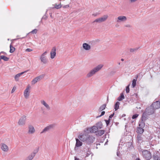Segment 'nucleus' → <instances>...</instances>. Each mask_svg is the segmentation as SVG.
<instances>
[{
    "label": "nucleus",
    "instance_id": "2",
    "mask_svg": "<svg viewBox=\"0 0 160 160\" xmlns=\"http://www.w3.org/2000/svg\"><path fill=\"white\" fill-rule=\"evenodd\" d=\"M143 157L147 160H149L151 158V154L150 152L147 150H144L142 152Z\"/></svg>",
    "mask_w": 160,
    "mask_h": 160
},
{
    "label": "nucleus",
    "instance_id": "55",
    "mask_svg": "<svg viewBox=\"0 0 160 160\" xmlns=\"http://www.w3.org/2000/svg\"><path fill=\"white\" fill-rule=\"evenodd\" d=\"M136 160H140V158H137L136 159Z\"/></svg>",
    "mask_w": 160,
    "mask_h": 160
},
{
    "label": "nucleus",
    "instance_id": "40",
    "mask_svg": "<svg viewBox=\"0 0 160 160\" xmlns=\"http://www.w3.org/2000/svg\"><path fill=\"white\" fill-rule=\"evenodd\" d=\"M138 116V114H135L133 115L132 116V119H134L137 118Z\"/></svg>",
    "mask_w": 160,
    "mask_h": 160
},
{
    "label": "nucleus",
    "instance_id": "45",
    "mask_svg": "<svg viewBox=\"0 0 160 160\" xmlns=\"http://www.w3.org/2000/svg\"><path fill=\"white\" fill-rule=\"evenodd\" d=\"M105 113V111H102L101 112V114L98 117H97V118L98 117H100L101 116H102Z\"/></svg>",
    "mask_w": 160,
    "mask_h": 160
},
{
    "label": "nucleus",
    "instance_id": "59",
    "mask_svg": "<svg viewBox=\"0 0 160 160\" xmlns=\"http://www.w3.org/2000/svg\"><path fill=\"white\" fill-rule=\"evenodd\" d=\"M158 137L160 139V135L158 136Z\"/></svg>",
    "mask_w": 160,
    "mask_h": 160
},
{
    "label": "nucleus",
    "instance_id": "20",
    "mask_svg": "<svg viewBox=\"0 0 160 160\" xmlns=\"http://www.w3.org/2000/svg\"><path fill=\"white\" fill-rule=\"evenodd\" d=\"M41 102L46 107L47 110H50V108L49 105L44 100H41Z\"/></svg>",
    "mask_w": 160,
    "mask_h": 160
},
{
    "label": "nucleus",
    "instance_id": "52",
    "mask_svg": "<svg viewBox=\"0 0 160 160\" xmlns=\"http://www.w3.org/2000/svg\"><path fill=\"white\" fill-rule=\"evenodd\" d=\"M2 53L6 54V53L3 52H0V54H1Z\"/></svg>",
    "mask_w": 160,
    "mask_h": 160
},
{
    "label": "nucleus",
    "instance_id": "42",
    "mask_svg": "<svg viewBox=\"0 0 160 160\" xmlns=\"http://www.w3.org/2000/svg\"><path fill=\"white\" fill-rule=\"evenodd\" d=\"M104 120L106 123L107 125L108 126L110 123V119H109L108 120Z\"/></svg>",
    "mask_w": 160,
    "mask_h": 160
},
{
    "label": "nucleus",
    "instance_id": "53",
    "mask_svg": "<svg viewBox=\"0 0 160 160\" xmlns=\"http://www.w3.org/2000/svg\"><path fill=\"white\" fill-rule=\"evenodd\" d=\"M49 14H50V16L52 18V13H51L50 12V13H49Z\"/></svg>",
    "mask_w": 160,
    "mask_h": 160
},
{
    "label": "nucleus",
    "instance_id": "29",
    "mask_svg": "<svg viewBox=\"0 0 160 160\" xmlns=\"http://www.w3.org/2000/svg\"><path fill=\"white\" fill-rule=\"evenodd\" d=\"M106 106V104H104L102 106H101L99 108V111H102L103 110H104Z\"/></svg>",
    "mask_w": 160,
    "mask_h": 160
},
{
    "label": "nucleus",
    "instance_id": "15",
    "mask_svg": "<svg viewBox=\"0 0 160 160\" xmlns=\"http://www.w3.org/2000/svg\"><path fill=\"white\" fill-rule=\"evenodd\" d=\"M117 22H120L125 21L126 20L127 18L126 17L124 16H120L118 17Z\"/></svg>",
    "mask_w": 160,
    "mask_h": 160
},
{
    "label": "nucleus",
    "instance_id": "32",
    "mask_svg": "<svg viewBox=\"0 0 160 160\" xmlns=\"http://www.w3.org/2000/svg\"><path fill=\"white\" fill-rule=\"evenodd\" d=\"M147 117L145 115V114L144 113H143L142 114L141 120L145 121L147 119Z\"/></svg>",
    "mask_w": 160,
    "mask_h": 160
},
{
    "label": "nucleus",
    "instance_id": "9",
    "mask_svg": "<svg viewBox=\"0 0 160 160\" xmlns=\"http://www.w3.org/2000/svg\"><path fill=\"white\" fill-rule=\"evenodd\" d=\"M88 135L86 134H80L79 135L78 137L83 142H86Z\"/></svg>",
    "mask_w": 160,
    "mask_h": 160
},
{
    "label": "nucleus",
    "instance_id": "43",
    "mask_svg": "<svg viewBox=\"0 0 160 160\" xmlns=\"http://www.w3.org/2000/svg\"><path fill=\"white\" fill-rule=\"evenodd\" d=\"M137 49H138V48H134V49L131 48L130 49V52H134L136 51Z\"/></svg>",
    "mask_w": 160,
    "mask_h": 160
},
{
    "label": "nucleus",
    "instance_id": "36",
    "mask_svg": "<svg viewBox=\"0 0 160 160\" xmlns=\"http://www.w3.org/2000/svg\"><path fill=\"white\" fill-rule=\"evenodd\" d=\"M153 158L154 159V160H158L159 157L158 155H156V154L154 153Z\"/></svg>",
    "mask_w": 160,
    "mask_h": 160
},
{
    "label": "nucleus",
    "instance_id": "48",
    "mask_svg": "<svg viewBox=\"0 0 160 160\" xmlns=\"http://www.w3.org/2000/svg\"><path fill=\"white\" fill-rule=\"evenodd\" d=\"M98 14L97 13H94L92 14V15L94 16H96L98 15Z\"/></svg>",
    "mask_w": 160,
    "mask_h": 160
},
{
    "label": "nucleus",
    "instance_id": "14",
    "mask_svg": "<svg viewBox=\"0 0 160 160\" xmlns=\"http://www.w3.org/2000/svg\"><path fill=\"white\" fill-rule=\"evenodd\" d=\"M56 49L55 47H53L52 49L50 52L51 58L53 59L54 58L56 55Z\"/></svg>",
    "mask_w": 160,
    "mask_h": 160
},
{
    "label": "nucleus",
    "instance_id": "60",
    "mask_svg": "<svg viewBox=\"0 0 160 160\" xmlns=\"http://www.w3.org/2000/svg\"><path fill=\"white\" fill-rule=\"evenodd\" d=\"M117 156H119L118 154V153H117Z\"/></svg>",
    "mask_w": 160,
    "mask_h": 160
},
{
    "label": "nucleus",
    "instance_id": "38",
    "mask_svg": "<svg viewBox=\"0 0 160 160\" xmlns=\"http://www.w3.org/2000/svg\"><path fill=\"white\" fill-rule=\"evenodd\" d=\"M98 22V23L101 22L100 18H98L96 19L93 21V22Z\"/></svg>",
    "mask_w": 160,
    "mask_h": 160
},
{
    "label": "nucleus",
    "instance_id": "7",
    "mask_svg": "<svg viewBox=\"0 0 160 160\" xmlns=\"http://www.w3.org/2000/svg\"><path fill=\"white\" fill-rule=\"evenodd\" d=\"M155 110V109L151 105L150 107L146 109V111L148 115H150L152 114L154 112Z\"/></svg>",
    "mask_w": 160,
    "mask_h": 160
},
{
    "label": "nucleus",
    "instance_id": "12",
    "mask_svg": "<svg viewBox=\"0 0 160 160\" xmlns=\"http://www.w3.org/2000/svg\"><path fill=\"white\" fill-rule=\"evenodd\" d=\"M29 88L27 87L24 90V95L26 98H28L30 92H29Z\"/></svg>",
    "mask_w": 160,
    "mask_h": 160
},
{
    "label": "nucleus",
    "instance_id": "49",
    "mask_svg": "<svg viewBox=\"0 0 160 160\" xmlns=\"http://www.w3.org/2000/svg\"><path fill=\"white\" fill-rule=\"evenodd\" d=\"M15 91V89H14V88L12 89L11 91V93H13Z\"/></svg>",
    "mask_w": 160,
    "mask_h": 160
},
{
    "label": "nucleus",
    "instance_id": "26",
    "mask_svg": "<svg viewBox=\"0 0 160 160\" xmlns=\"http://www.w3.org/2000/svg\"><path fill=\"white\" fill-rule=\"evenodd\" d=\"M144 121H142L141 120L139 122V127L144 128L145 126V123Z\"/></svg>",
    "mask_w": 160,
    "mask_h": 160
},
{
    "label": "nucleus",
    "instance_id": "51",
    "mask_svg": "<svg viewBox=\"0 0 160 160\" xmlns=\"http://www.w3.org/2000/svg\"><path fill=\"white\" fill-rule=\"evenodd\" d=\"M74 159L75 160H79V158H77V157H74Z\"/></svg>",
    "mask_w": 160,
    "mask_h": 160
},
{
    "label": "nucleus",
    "instance_id": "58",
    "mask_svg": "<svg viewBox=\"0 0 160 160\" xmlns=\"http://www.w3.org/2000/svg\"><path fill=\"white\" fill-rule=\"evenodd\" d=\"M118 64L119 65H120V62H118Z\"/></svg>",
    "mask_w": 160,
    "mask_h": 160
},
{
    "label": "nucleus",
    "instance_id": "22",
    "mask_svg": "<svg viewBox=\"0 0 160 160\" xmlns=\"http://www.w3.org/2000/svg\"><path fill=\"white\" fill-rule=\"evenodd\" d=\"M76 143L75 146L77 147H79L81 146L82 145V142H80L78 139V138L76 139Z\"/></svg>",
    "mask_w": 160,
    "mask_h": 160
},
{
    "label": "nucleus",
    "instance_id": "17",
    "mask_svg": "<svg viewBox=\"0 0 160 160\" xmlns=\"http://www.w3.org/2000/svg\"><path fill=\"white\" fill-rule=\"evenodd\" d=\"M82 47L86 50H89L91 48V46L86 43H83L82 44Z\"/></svg>",
    "mask_w": 160,
    "mask_h": 160
},
{
    "label": "nucleus",
    "instance_id": "1",
    "mask_svg": "<svg viewBox=\"0 0 160 160\" xmlns=\"http://www.w3.org/2000/svg\"><path fill=\"white\" fill-rule=\"evenodd\" d=\"M103 65L99 64L91 70L87 75L88 78H90L100 70L103 67Z\"/></svg>",
    "mask_w": 160,
    "mask_h": 160
},
{
    "label": "nucleus",
    "instance_id": "5",
    "mask_svg": "<svg viewBox=\"0 0 160 160\" xmlns=\"http://www.w3.org/2000/svg\"><path fill=\"white\" fill-rule=\"evenodd\" d=\"M44 75L43 74L39 76L36 77L33 79L31 83L32 84H34L35 83L38 81H40L41 79L44 78Z\"/></svg>",
    "mask_w": 160,
    "mask_h": 160
},
{
    "label": "nucleus",
    "instance_id": "33",
    "mask_svg": "<svg viewBox=\"0 0 160 160\" xmlns=\"http://www.w3.org/2000/svg\"><path fill=\"white\" fill-rule=\"evenodd\" d=\"M10 53H13L15 50V48L12 46V45L11 44L10 46Z\"/></svg>",
    "mask_w": 160,
    "mask_h": 160
},
{
    "label": "nucleus",
    "instance_id": "18",
    "mask_svg": "<svg viewBox=\"0 0 160 160\" xmlns=\"http://www.w3.org/2000/svg\"><path fill=\"white\" fill-rule=\"evenodd\" d=\"M35 132V130L34 127L31 125H30L28 126V133L29 134H33Z\"/></svg>",
    "mask_w": 160,
    "mask_h": 160
},
{
    "label": "nucleus",
    "instance_id": "54",
    "mask_svg": "<svg viewBox=\"0 0 160 160\" xmlns=\"http://www.w3.org/2000/svg\"><path fill=\"white\" fill-rule=\"evenodd\" d=\"M125 116H126V115L124 114H123L122 115V117H125Z\"/></svg>",
    "mask_w": 160,
    "mask_h": 160
},
{
    "label": "nucleus",
    "instance_id": "13",
    "mask_svg": "<svg viewBox=\"0 0 160 160\" xmlns=\"http://www.w3.org/2000/svg\"><path fill=\"white\" fill-rule=\"evenodd\" d=\"M53 128V125H51L45 127L42 131L41 132V133H45L49 131L50 129Z\"/></svg>",
    "mask_w": 160,
    "mask_h": 160
},
{
    "label": "nucleus",
    "instance_id": "31",
    "mask_svg": "<svg viewBox=\"0 0 160 160\" xmlns=\"http://www.w3.org/2000/svg\"><path fill=\"white\" fill-rule=\"evenodd\" d=\"M0 59H3L4 61H7L9 59V58L3 55H2L0 56Z\"/></svg>",
    "mask_w": 160,
    "mask_h": 160
},
{
    "label": "nucleus",
    "instance_id": "21",
    "mask_svg": "<svg viewBox=\"0 0 160 160\" xmlns=\"http://www.w3.org/2000/svg\"><path fill=\"white\" fill-rule=\"evenodd\" d=\"M143 128L138 127L137 128V132L141 135L143 132L144 130Z\"/></svg>",
    "mask_w": 160,
    "mask_h": 160
},
{
    "label": "nucleus",
    "instance_id": "46",
    "mask_svg": "<svg viewBox=\"0 0 160 160\" xmlns=\"http://www.w3.org/2000/svg\"><path fill=\"white\" fill-rule=\"evenodd\" d=\"M32 49H30V48H27L26 50V51L28 52H30L32 51Z\"/></svg>",
    "mask_w": 160,
    "mask_h": 160
},
{
    "label": "nucleus",
    "instance_id": "11",
    "mask_svg": "<svg viewBox=\"0 0 160 160\" xmlns=\"http://www.w3.org/2000/svg\"><path fill=\"white\" fill-rule=\"evenodd\" d=\"M1 148L2 150L5 152H7L9 150L8 147L5 144L2 143L1 144Z\"/></svg>",
    "mask_w": 160,
    "mask_h": 160
},
{
    "label": "nucleus",
    "instance_id": "8",
    "mask_svg": "<svg viewBox=\"0 0 160 160\" xmlns=\"http://www.w3.org/2000/svg\"><path fill=\"white\" fill-rule=\"evenodd\" d=\"M26 120V116H23L21 117L18 123L20 126H23L25 124Z\"/></svg>",
    "mask_w": 160,
    "mask_h": 160
},
{
    "label": "nucleus",
    "instance_id": "30",
    "mask_svg": "<svg viewBox=\"0 0 160 160\" xmlns=\"http://www.w3.org/2000/svg\"><path fill=\"white\" fill-rule=\"evenodd\" d=\"M120 104V102H117L115 105V107H114V109H115V111L117 110L119 108V105Z\"/></svg>",
    "mask_w": 160,
    "mask_h": 160
},
{
    "label": "nucleus",
    "instance_id": "3",
    "mask_svg": "<svg viewBox=\"0 0 160 160\" xmlns=\"http://www.w3.org/2000/svg\"><path fill=\"white\" fill-rule=\"evenodd\" d=\"M47 53V52L45 51L43 53L41 56L40 59L41 62L44 64H46L48 62V59L47 58L46 55Z\"/></svg>",
    "mask_w": 160,
    "mask_h": 160
},
{
    "label": "nucleus",
    "instance_id": "4",
    "mask_svg": "<svg viewBox=\"0 0 160 160\" xmlns=\"http://www.w3.org/2000/svg\"><path fill=\"white\" fill-rule=\"evenodd\" d=\"M95 139V138L94 136L92 135H88L86 142L88 144H91L94 142Z\"/></svg>",
    "mask_w": 160,
    "mask_h": 160
},
{
    "label": "nucleus",
    "instance_id": "35",
    "mask_svg": "<svg viewBox=\"0 0 160 160\" xmlns=\"http://www.w3.org/2000/svg\"><path fill=\"white\" fill-rule=\"evenodd\" d=\"M136 79H133L132 81V86L134 88L136 86Z\"/></svg>",
    "mask_w": 160,
    "mask_h": 160
},
{
    "label": "nucleus",
    "instance_id": "56",
    "mask_svg": "<svg viewBox=\"0 0 160 160\" xmlns=\"http://www.w3.org/2000/svg\"><path fill=\"white\" fill-rule=\"evenodd\" d=\"M121 60L122 61H124V59H123V58H122V59H121Z\"/></svg>",
    "mask_w": 160,
    "mask_h": 160
},
{
    "label": "nucleus",
    "instance_id": "28",
    "mask_svg": "<svg viewBox=\"0 0 160 160\" xmlns=\"http://www.w3.org/2000/svg\"><path fill=\"white\" fill-rule=\"evenodd\" d=\"M124 96L123 94L122 93H121L120 96L118 98L117 100L119 101H121L124 99Z\"/></svg>",
    "mask_w": 160,
    "mask_h": 160
},
{
    "label": "nucleus",
    "instance_id": "61",
    "mask_svg": "<svg viewBox=\"0 0 160 160\" xmlns=\"http://www.w3.org/2000/svg\"><path fill=\"white\" fill-rule=\"evenodd\" d=\"M159 151H160V149H159Z\"/></svg>",
    "mask_w": 160,
    "mask_h": 160
},
{
    "label": "nucleus",
    "instance_id": "27",
    "mask_svg": "<svg viewBox=\"0 0 160 160\" xmlns=\"http://www.w3.org/2000/svg\"><path fill=\"white\" fill-rule=\"evenodd\" d=\"M96 125V127L98 128V129H100L102 128V122H99L97 123Z\"/></svg>",
    "mask_w": 160,
    "mask_h": 160
},
{
    "label": "nucleus",
    "instance_id": "57",
    "mask_svg": "<svg viewBox=\"0 0 160 160\" xmlns=\"http://www.w3.org/2000/svg\"><path fill=\"white\" fill-rule=\"evenodd\" d=\"M108 97H107V102H108Z\"/></svg>",
    "mask_w": 160,
    "mask_h": 160
},
{
    "label": "nucleus",
    "instance_id": "37",
    "mask_svg": "<svg viewBox=\"0 0 160 160\" xmlns=\"http://www.w3.org/2000/svg\"><path fill=\"white\" fill-rule=\"evenodd\" d=\"M61 4H59L58 5L56 4L55 6V7L56 9H58L61 7Z\"/></svg>",
    "mask_w": 160,
    "mask_h": 160
},
{
    "label": "nucleus",
    "instance_id": "44",
    "mask_svg": "<svg viewBox=\"0 0 160 160\" xmlns=\"http://www.w3.org/2000/svg\"><path fill=\"white\" fill-rule=\"evenodd\" d=\"M124 27H126L131 28L132 27V25L129 24H126L124 25Z\"/></svg>",
    "mask_w": 160,
    "mask_h": 160
},
{
    "label": "nucleus",
    "instance_id": "6",
    "mask_svg": "<svg viewBox=\"0 0 160 160\" xmlns=\"http://www.w3.org/2000/svg\"><path fill=\"white\" fill-rule=\"evenodd\" d=\"M137 138L138 142L141 143L145 140V137L143 135L138 134L137 135Z\"/></svg>",
    "mask_w": 160,
    "mask_h": 160
},
{
    "label": "nucleus",
    "instance_id": "10",
    "mask_svg": "<svg viewBox=\"0 0 160 160\" xmlns=\"http://www.w3.org/2000/svg\"><path fill=\"white\" fill-rule=\"evenodd\" d=\"M151 105L155 110L158 109L160 108V102L158 101H156L154 102Z\"/></svg>",
    "mask_w": 160,
    "mask_h": 160
},
{
    "label": "nucleus",
    "instance_id": "39",
    "mask_svg": "<svg viewBox=\"0 0 160 160\" xmlns=\"http://www.w3.org/2000/svg\"><path fill=\"white\" fill-rule=\"evenodd\" d=\"M38 31V30L36 29H35L32 31H31L30 33H31L32 34H36L37 33Z\"/></svg>",
    "mask_w": 160,
    "mask_h": 160
},
{
    "label": "nucleus",
    "instance_id": "16",
    "mask_svg": "<svg viewBox=\"0 0 160 160\" xmlns=\"http://www.w3.org/2000/svg\"><path fill=\"white\" fill-rule=\"evenodd\" d=\"M98 129L96 126H94L89 129V131L91 133H96Z\"/></svg>",
    "mask_w": 160,
    "mask_h": 160
},
{
    "label": "nucleus",
    "instance_id": "19",
    "mask_svg": "<svg viewBox=\"0 0 160 160\" xmlns=\"http://www.w3.org/2000/svg\"><path fill=\"white\" fill-rule=\"evenodd\" d=\"M28 71V70L27 71H26L24 72H21V73H18L17 74H16L15 76V79L16 81H18L19 79V78L22 74L24 73L25 72H27Z\"/></svg>",
    "mask_w": 160,
    "mask_h": 160
},
{
    "label": "nucleus",
    "instance_id": "50",
    "mask_svg": "<svg viewBox=\"0 0 160 160\" xmlns=\"http://www.w3.org/2000/svg\"><path fill=\"white\" fill-rule=\"evenodd\" d=\"M138 75H137V76H136V78L135 79H136V81L137 80V79L138 78Z\"/></svg>",
    "mask_w": 160,
    "mask_h": 160
},
{
    "label": "nucleus",
    "instance_id": "23",
    "mask_svg": "<svg viewBox=\"0 0 160 160\" xmlns=\"http://www.w3.org/2000/svg\"><path fill=\"white\" fill-rule=\"evenodd\" d=\"M105 132V131L104 130H101L99 131L98 130L96 133V135L101 136Z\"/></svg>",
    "mask_w": 160,
    "mask_h": 160
},
{
    "label": "nucleus",
    "instance_id": "34",
    "mask_svg": "<svg viewBox=\"0 0 160 160\" xmlns=\"http://www.w3.org/2000/svg\"><path fill=\"white\" fill-rule=\"evenodd\" d=\"M34 157L30 154L27 157L25 160H32Z\"/></svg>",
    "mask_w": 160,
    "mask_h": 160
},
{
    "label": "nucleus",
    "instance_id": "24",
    "mask_svg": "<svg viewBox=\"0 0 160 160\" xmlns=\"http://www.w3.org/2000/svg\"><path fill=\"white\" fill-rule=\"evenodd\" d=\"M38 148H35L33 151V152L31 153V155L34 157L36 153H38Z\"/></svg>",
    "mask_w": 160,
    "mask_h": 160
},
{
    "label": "nucleus",
    "instance_id": "41",
    "mask_svg": "<svg viewBox=\"0 0 160 160\" xmlns=\"http://www.w3.org/2000/svg\"><path fill=\"white\" fill-rule=\"evenodd\" d=\"M126 91L127 93H128L129 92V85L127 86L126 89Z\"/></svg>",
    "mask_w": 160,
    "mask_h": 160
},
{
    "label": "nucleus",
    "instance_id": "25",
    "mask_svg": "<svg viewBox=\"0 0 160 160\" xmlns=\"http://www.w3.org/2000/svg\"><path fill=\"white\" fill-rule=\"evenodd\" d=\"M108 17L107 15H105L100 18L101 22L105 21L106 20Z\"/></svg>",
    "mask_w": 160,
    "mask_h": 160
},
{
    "label": "nucleus",
    "instance_id": "47",
    "mask_svg": "<svg viewBox=\"0 0 160 160\" xmlns=\"http://www.w3.org/2000/svg\"><path fill=\"white\" fill-rule=\"evenodd\" d=\"M114 113H113V114H112L110 115L109 116V119H110V118H112L113 116H114Z\"/></svg>",
    "mask_w": 160,
    "mask_h": 160
}]
</instances>
